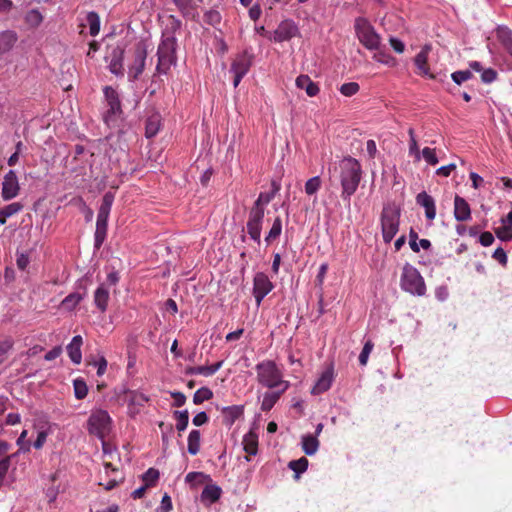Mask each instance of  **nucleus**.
<instances>
[{
  "label": "nucleus",
  "mask_w": 512,
  "mask_h": 512,
  "mask_svg": "<svg viewBox=\"0 0 512 512\" xmlns=\"http://www.w3.org/2000/svg\"><path fill=\"white\" fill-rule=\"evenodd\" d=\"M361 173V165L356 159L345 157L340 162L341 198L344 201L350 202L361 181Z\"/></svg>",
  "instance_id": "1"
},
{
  "label": "nucleus",
  "mask_w": 512,
  "mask_h": 512,
  "mask_svg": "<svg viewBox=\"0 0 512 512\" xmlns=\"http://www.w3.org/2000/svg\"><path fill=\"white\" fill-rule=\"evenodd\" d=\"M257 382L269 390L289 389L291 384L283 379V373L273 360H263L256 364Z\"/></svg>",
  "instance_id": "2"
},
{
  "label": "nucleus",
  "mask_w": 512,
  "mask_h": 512,
  "mask_svg": "<svg viewBox=\"0 0 512 512\" xmlns=\"http://www.w3.org/2000/svg\"><path fill=\"white\" fill-rule=\"evenodd\" d=\"M177 39L172 34H162L157 49L158 63L156 71L158 74H167L172 66L177 63L176 56Z\"/></svg>",
  "instance_id": "3"
},
{
  "label": "nucleus",
  "mask_w": 512,
  "mask_h": 512,
  "mask_svg": "<svg viewBox=\"0 0 512 512\" xmlns=\"http://www.w3.org/2000/svg\"><path fill=\"white\" fill-rule=\"evenodd\" d=\"M401 209L394 203L384 204L381 215L380 224L383 241L390 243L399 231Z\"/></svg>",
  "instance_id": "4"
},
{
  "label": "nucleus",
  "mask_w": 512,
  "mask_h": 512,
  "mask_svg": "<svg viewBox=\"0 0 512 512\" xmlns=\"http://www.w3.org/2000/svg\"><path fill=\"white\" fill-rule=\"evenodd\" d=\"M400 286L402 290L414 296H424L426 293V285L423 277L418 269L409 263L403 266Z\"/></svg>",
  "instance_id": "5"
},
{
  "label": "nucleus",
  "mask_w": 512,
  "mask_h": 512,
  "mask_svg": "<svg viewBox=\"0 0 512 512\" xmlns=\"http://www.w3.org/2000/svg\"><path fill=\"white\" fill-rule=\"evenodd\" d=\"M354 28L357 39L366 49L371 51L380 49L381 36L367 19L363 17L356 18Z\"/></svg>",
  "instance_id": "6"
},
{
  "label": "nucleus",
  "mask_w": 512,
  "mask_h": 512,
  "mask_svg": "<svg viewBox=\"0 0 512 512\" xmlns=\"http://www.w3.org/2000/svg\"><path fill=\"white\" fill-rule=\"evenodd\" d=\"M111 417L106 410H93L87 421V430L91 435L103 439L110 431Z\"/></svg>",
  "instance_id": "7"
},
{
  "label": "nucleus",
  "mask_w": 512,
  "mask_h": 512,
  "mask_svg": "<svg viewBox=\"0 0 512 512\" xmlns=\"http://www.w3.org/2000/svg\"><path fill=\"white\" fill-rule=\"evenodd\" d=\"M253 58V54L248 50H245L242 53H239L233 60L230 67V73L234 75L233 86L235 88L240 84L243 77L249 72L253 64Z\"/></svg>",
  "instance_id": "8"
},
{
  "label": "nucleus",
  "mask_w": 512,
  "mask_h": 512,
  "mask_svg": "<svg viewBox=\"0 0 512 512\" xmlns=\"http://www.w3.org/2000/svg\"><path fill=\"white\" fill-rule=\"evenodd\" d=\"M104 96L108 106L104 114V121L108 126H112L122 113L121 101L118 92L110 86L104 88Z\"/></svg>",
  "instance_id": "9"
},
{
  "label": "nucleus",
  "mask_w": 512,
  "mask_h": 512,
  "mask_svg": "<svg viewBox=\"0 0 512 512\" xmlns=\"http://www.w3.org/2000/svg\"><path fill=\"white\" fill-rule=\"evenodd\" d=\"M264 215L265 213L263 210L257 208H251L249 211V217L246 225L247 233L257 244H260L261 242V230Z\"/></svg>",
  "instance_id": "10"
},
{
  "label": "nucleus",
  "mask_w": 512,
  "mask_h": 512,
  "mask_svg": "<svg viewBox=\"0 0 512 512\" xmlns=\"http://www.w3.org/2000/svg\"><path fill=\"white\" fill-rule=\"evenodd\" d=\"M273 288V283L265 273L258 272L255 274L253 279V296L258 306Z\"/></svg>",
  "instance_id": "11"
},
{
  "label": "nucleus",
  "mask_w": 512,
  "mask_h": 512,
  "mask_svg": "<svg viewBox=\"0 0 512 512\" xmlns=\"http://www.w3.org/2000/svg\"><path fill=\"white\" fill-rule=\"evenodd\" d=\"M299 33L298 26L291 19H286L280 22L277 28L273 31L270 36V40L281 43L284 41H289L293 37H295Z\"/></svg>",
  "instance_id": "12"
},
{
  "label": "nucleus",
  "mask_w": 512,
  "mask_h": 512,
  "mask_svg": "<svg viewBox=\"0 0 512 512\" xmlns=\"http://www.w3.org/2000/svg\"><path fill=\"white\" fill-rule=\"evenodd\" d=\"M20 191L18 177L14 170H9L3 179L1 196L3 200L9 201L18 196Z\"/></svg>",
  "instance_id": "13"
},
{
  "label": "nucleus",
  "mask_w": 512,
  "mask_h": 512,
  "mask_svg": "<svg viewBox=\"0 0 512 512\" xmlns=\"http://www.w3.org/2000/svg\"><path fill=\"white\" fill-rule=\"evenodd\" d=\"M147 57L145 45L139 44L135 49L134 61L129 67V77L133 80L137 79L144 71Z\"/></svg>",
  "instance_id": "14"
},
{
  "label": "nucleus",
  "mask_w": 512,
  "mask_h": 512,
  "mask_svg": "<svg viewBox=\"0 0 512 512\" xmlns=\"http://www.w3.org/2000/svg\"><path fill=\"white\" fill-rule=\"evenodd\" d=\"M109 62L110 72L116 76L123 75L124 49L120 46L113 47L106 57Z\"/></svg>",
  "instance_id": "15"
},
{
  "label": "nucleus",
  "mask_w": 512,
  "mask_h": 512,
  "mask_svg": "<svg viewBox=\"0 0 512 512\" xmlns=\"http://www.w3.org/2000/svg\"><path fill=\"white\" fill-rule=\"evenodd\" d=\"M334 381V368L333 365L328 366L317 379L313 386L311 393L313 395H319L330 389Z\"/></svg>",
  "instance_id": "16"
},
{
  "label": "nucleus",
  "mask_w": 512,
  "mask_h": 512,
  "mask_svg": "<svg viewBox=\"0 0 512 512\" xmlns=\"http://www.w3.org/2000/svg\"><path fill=\"white\" fill-rule=\"evenodd\" d=\"M432 47L430 44H425L420 52L415 56L414 58V64L419 70V73L428 76L429 78L433 79L434 75L430 73V69L428 67V56L431 51Z\"/></svg>",
  "instance_id": "17"
},
{
  "label": "nucleus",
  "mask_w": 512,
  "mask_h": 512,
  "mask_svg": "<svg viewBox=\"0 0 512 512\" xmlns=\"http://www.w3.org/2000/svg\"><path fill=\"white\" fill-rule=\"evenodd\" d=\"M242 445L244 451L248 454L245 456L246 461H250V456H255L258 453V434L251 429L248 431L242 439Z\"/></svg>",
  "instance_id": "18"
},
{
  "label": "nucleus",
  "mask_w": 512,
  "mask_h": 512,
  "mask_svg": "<svg viewBox=\"0 0 512 512\" xmlns=\"http://www.w3.org/2000/svg\"><path fill=\"white\" fill-rule=\"evenodd\" d=\"M454 217L457 221L464 222L471 219V209L468 202L456 195L454 199Z\"/></svg>",
  "instance_id": "19"
},
{
  "label": "nucleus",
  "mask_w": 512,
  "mask_h": 512,
  "mask_svg": "<svg viewBox=\"0 0 512 512\" xmlns=\"http://www.w3.org/2000/svg\"><path fill=\"white\" fill-rule=\"evenodd\" d=\"M416 202L425 209V216L428 220L432 221L435 219L436 206L432 196L423 191L416 196Z\"/></svg>",
  "instance_id": "20"
},
{
  "label": "nucleus",
  "mask_w": 512,
  "mask_h": 512,
  "mask_svg": "<svg viewBox=\"0 0 512 512\" xmlns=\"http://www.w3.org/2000/svg\"><path fill=\"white\" fill-rule=\"evenodd\" d=\"M162 127V116L159 112H153L145 121V137H155Z\"/></svg>",
  "instance_id": "21"
},
{
  "label": "nucleus",
  "mask_w": 512,
  "mask_h": 512,
  "mask_svg": "<svg viewBox=\"0 0 512 512\" xmlns=\"http://www.w3.org/2000/svg\"><path fill=\"white\" fill-rule=\"evenodd\" d=\"M243 413L244 406L242 405L227 406L221 409L223 423L228 427H231L235 421L243 415Z\"/></svg>",
  "instance_id": "22"
},
{
  "label": "nucleus",
  "mask_w": 512,
  "mask_h": 512,
  "mask_svg": "<svg viewBox=\"0 0 512 512\" xmlns=\"http://www.w3.org/2000/svg\"><path fill=\"white\" fill-rule=\"evenodd\" d=\"M287 390L288 389H273L266 391L261 401V410L263 412L270 411Z\"/></svg>",
  "instance_id": "23"
},
{
  "label": "nucleus",
  "mask_w": 512,
  "mask_h": 512,
  "mask_svg": "<svg viewBox=\"0 0 512 512\" xmlns=\"http://www.w3.org/2000/svg\"><path fill=\"white\" fill-rule=\"evenodd\" d=\"M82 343V337L80 335H76L72 338L71 342L66 347L68 356L74 364H80L82 361Z\"/></svg>",
  "instance_id": "24"
},
{
  "label": "nucleus",
  "mask_w": 512,
  "mask_h": 512,
  "mask_svg": "<svg viewBox=\"0 0 512 512\" xmlns=\"http://www.w3.org/2000/svg\"><path fill=\"white\" fill-rule=\"evenodd\" d=\"M110 293L105 284H100L94 292V304L100 312L107 310Z\"/></svg>",
  "instance_id": "25"
},
{
  "label": "nucleus",
  "mask_w": 512,
  "mask_h": 512,
  "mask_svg": "<svg viewBox=\"0 0 512 512\" xmlns=\"http://www.w3.org/2000/svg\"><path fill=\"white\" fill-rule=\"evenodd\" d=\"M114 195L111 192L104 194L101 205L98 210L97 220L101 222H108L110 211L113 205Z\"/></svg>",
  "instance_id": "26"
},
{
  "label": "nucleus",
  "mask_w": 512,
  "mask_h": 512,
  "mask_svg": "<svg viewBox=\"0 0 512 512\" xmlns=\"http://www.w3.org/2000/svg\"><path fill=\"white\" fill-rule=\"evenodd\" d=\"M296 86L305 90L308 96L314 97L319 93L318 85L308 75H300L296 78Z\"/></svg>",
  "instance_id": "27"
},
{
  "label": "nucleus",
  "mask_w": 512,
  "mask_h": 512,
  "mask_svg": "<svg viewBox=\"0 0 512 512\" xmlns=\"http://www.w3.org/2000/svg\"><path fill=\"white\" fill-rule=\"evenodd\" d=\"M319 445V440L312 434H305L301 437L302 450L308 456L314 455L318 451Z\"/></svg>",
  "instance_id": "28"
},
{
  "label": "nucleus",
  "mask_w": 512,
  "mask_h": 512,
  "mask_svg": "<svg viewBox=\"0 0 512 512\" xmlns=\"http://www.w3.org/2000/svg\"><path fill=\"white\" fill-rule=\"evenodd\" d=\"M223 361H219L210 366H196L188 369L187 373L190 375H202L205 377H209L214 375L221 367Z\"/></svg>",
  "instance_id": "29"
},
{
  "label": "nucleus",
  "mask_w": 512,
  "mask_h": 512,
  "mask_svg": "<svg viewBox=\"0 0 512 512\" xmlns=\"http://www.w3.org/2000/svg\"><path fill=\"white\" fill-rule=\"evenodd\" d=\"M496 35L509 55L512 56V30L505 26H499Z\"/></svg>",
  "instance_id": "30"
},
{
  "label": "nucleus",
  "mask_w": 512,
  "mask_h": 512,
  "mask_svg": "<svg viewBox=\"0 0 512 512\" xmlns=\"http://www.w3.org/2000/svg\"><path fill=\"white\" fill-rule=\"evenodd\" d=\"M17 41L15 32L7 30L0 33V54L6 53L12 49Z\"/></svg>",
  "instance_id": "31"
},
{
  "label": "nucleus",
  "mask_w": 512,
  "mask_h": 512,
  "mask_svg": "<svg viewBox=\"0 0 512 512\" xmlns=\"http://www.w3.org/2000/svg\"><path fill=\"white\" fill-rule=\"evenodd\" d=\"M222 490L218 485H207L201 493L203 501H209L210 503L216 502L221 496Z\"/></svg>",
  "instance_id": "32"
},
{
  "label": "nucleus",
  "mask_w": 512,
  "mask_h": 512,
  "mask_svg": "<svg viewBox=\"0 0 512 512\" xmlns=\"http://www.w3.org/2000/svg\"><path fill=\"white\" fill-rule=\"evenodd\" d=\"M108 222L96 221V229L94 234V246L99 249L105 241L107 235Z\"/></svg>",
  "instance_id": "33"
},
{
  "label": "nucleus",
  "mask_w": 512,
  "mask_h": 512,
  "mask_svg": "<svg viewBox=\"0 0 512 512\" xmlns=\"http://www.w3.org/2000/svg\"><path fill=\"white\" fill-rule=\"evenodd\" d=\"M201 433L199 430H192L188 435V453L196 455L200 451Z\"/></svg>",
  "instance_id": "34"
},
{
  "label": "nucleus",
  "mask_w": 512,
  "mask_h": 512,
  "mask_svg": "<svg viewBox=\"0 0 512 512\" xmlns=\"http://www.w3.org/2000/svg\"><path fill=\"white\" fill-rule=\"evenodd\" d=\"M408 135H409V155L414 158L415 162H419L421 160V154L419 146L416 140L415 132L413 128L408 129Z\"/></svg>",
  "instance_id": "35"
},
{
  "label": "nucleus",
  "mask_w": 512,
  "mask_h": 512,
  "mask_svg": "<svg viewBox=\"0 0 512 512\" xmlns=\"http://www.w3.org/2000/svg\"><path fill=\"white\" fill-rule=\"evenodd\" d=\"M86 20H87V23H88V26H89V33L91 36H97L99 34V31H100V17L99 15L94 12V11H91L87 14L86 16Z\"/></svg>",
  "instance_id": "36"
},
{
  "label": "nucleus",
  "mask_w": 512,
  "mask_h": 512,
  "mask_svg": "<svg viewBox=\"0 0 512 512\" xmlns=\"http://www.w3.org/2000/svg\"><path fill=\"white\" fill-rule=\"evenodd\" d=\"M281 232H282V220L278 216L274 219V221L272 223V227L270 228L267 236L265 237L266 243L269 245L272 241H274L281 235Z\"/></svg>",
  "instance_id": "37"
},
{
  "label": "nucleus",
  "mask_w": 512,
  "mask_h": 512,
  "mask_svg": "<svg viewBox=\"0 0 512 512\" xmlns=\"http://www.w3.org/2000/svg\"><path fill=\"white\" fill-rule=\"evenodd\" d=\"M308 464V460L305 457H301L297 460L290 461L288 467L295 472V478L298 479L300 474L307 470Z\"/></svg>",
  "instance_id": "38"
},
{
  "label": "nucleus",
  "mask_w": 512,
  "mask_h": 512,
  "mask_svg": "<svg viewBox=\"0 0 512 512\" xmlns=\"http://www.w3.org/2000/svg\"><path fill=\"white\" fill-rule=\"evenodd\" d=\"M174 418L176 419V429L179 432L186 430L189 424V412L188 410L174 411Z\"/></svg>",
  "instance_id": "39"
},
{
  "label": "nucleus",
  "mask_w": 512,
  "mask_h": 512,
  "mask_svg": "<svg viewBox=\"0 0 512 512\" xmlns=\"http://www.w3.org/2000/svg\"><path fill=\"white\" fill-rule=\"evenodd\" d=\"M84 296L80 293H70L61 302L63 308L73 310L82 300Z\"/></svg>",
  "instance_id": "40"
},
{
  "label": "nucleus",
  "mask_w": 512,
  "mask_h": 512,
  "mask_svg": "<svg viewBox=\"0 0 512 512\" xmlns=\"http://www.w3.org/2000/svg\"><path fill=\"white\" fill-rule=\"evenodd\" d=\"M74 395L78 400L84 399L88 394V387L82 378H77L73 381Z\"/></svg>",
  "instance_id": "41"
},
{
  "label": "nucleus",
  "mask_w": 512,
  "mask_h": 512,
  "mask_svg": "<svg viewBox=\"0 0 512 512\" xmlns=\"http://www.w3.org/2000/svg\"><path fill=\"white\" fill-rule=\"evenodd\" d=\"M274 197L275 195L271 191L261 192L254 202L252 208L263 210L265 213V206L268 205L274 199Z\"/></svg>",
  "instance_id": "42"
},
{
  "label": "nucleus",
  "mask_w": 512,
  "mask_h": 512,
  "mask_svg": "<svg viewBox=\"0 0 512 512\" xmlns=\"http://www.w3.org/2000/svg\"><path fill=\"white\" fill-rule=\"evenodd\" d=\"M376 53L373 55V59L379 63L385 64L390 67H394L397 64L396 59L385 51L375 50Z\"/></svg>",
  "instance_id": "43"
},
{
  "label": "nucleus",
  "mask_w": 512,
  "mask_h": 512,
  "mask_svg": "<svg viewBox=\"0 0 512 512\" xmlns=\"http://www.w3.org/2000/svg\"><path fill=\"white\" fill-rule=\"evenodd\" d=\"M213 397V392L207 387L199 388L193 395V402L196 405L208 401Z\"/></svg>",
  "instance_id": "44"
},
{
  "label": "nucleus",
  "mask_w": 512,
  "mask_h": 512,
  "mask_svg": "<svg viewBox=\"0 0 512 512\" xmlns=\"http://www.w3.org/2000/svg\"><path fill=\"white\" fill-rule=\"evenodd\" d=\"M321 187V178L314 176L308 179L305 183V193L309 196L314 195L318 192Z\"/></svg>",
  "instance_id": "45"
},
{
  "label": "nucleus",
  "mask_w": 512,
  "mask_h": 512,
  "mask_svg": "<svg viewBox=\"0 0 512 512\" xmlns=\"http://www.w3.org/2000/svg\"><path fill=\"white\" fill-rule=\"evenodd\" d=\"M473 77L471 70H458L451 74V79L457 85H461L462 83L470 80Z\"/></svg>",
  "instance_id": "46"
},
{
  "label": "nucleus",
  "mask_w": 512,
  "mask_h": 512,
  "mask_svg": "<svg viewBox=\"0 0 512 512\" xmlns=\"http://www.w3.org/2000/svg\"><path fill=\"white\" fill-rule=\"evenodd\" d=\"M172 2L184 17L191 14L193 10V0H172Z\"/></svg>",
  "instance_id": "47"
},
{
  "label": "nucleus",
  "mask_w": 512,
  "mask_h": 512,
  "mask_svg": "<svg viewBox=\"0 0 512 512\" xmlns=\"http://www.w3.org/2000/svg\"><path fill=\"white\" fill-rule=\"evenodd\" d=\"M25 20L30 26L37 27L43 21V16L39 10L31 9L26 14Z\"/></svg>",
  "instance_id": "48"
},
{
  "label": "nucleus",
  "mask_w": 512,
  "mask_h": 512,
  "mask_svg": "<svg viewBox=\"0 0 512 512\" xmlns=\"http://www.w3.org/2000/svg\"><path fill=\"white\" fill-rule=\"evenodd\" d=\"M49 434H50L49 428L41 427V429H39L37 431V437H36L35 441L33 442L32 446L37 450L41 449L44 446V444L46 443V440H47V437L49 436Z\"/></svg>",
  "instance_id": "49"
},
{
  "label": "nucleus",
  "mask_w": 512,
  "mask_h": 512,
  "mask_svg": "<svg viewBox=\"0 0 512 512\" xmlns=\"http://www.w3.org/2000/svg\"><path fill=\"white\" fill-rule=\"evenodd\" d=\"M181 26L182 22L175 16L170 15L168 17V24L162 34H172L175 36V33L180 30Z\"/></svg>",
  "instance_id": "50"
},
{
  "label": "nucleus",
  "mask_w": 512,
  "mask_h": 512,
  "mask_svg": "<svg viewBox=\"0 0 512 512\" xmlns=\"http://www.w3.org/2000/svg\"><path fill=\"white\" fill-rule=\"evenodd\" d=\"M30 264V253L27 251L16 252V265L19 270H26Z\"/></svg>",
  "instance_id": "51"
},
{
  "label": "nucleus",
  "mask_w": 512,
  "mask_h": 512,
  "mask_svg": "<svg viewBox=\"0 0 512 512\" xmlns=\"http://www.w3.org/2000/svg\"><path fill=\"white\" fill-rule=\"evenodd\" d=\"M421 158H423L429 165L432 166L437 165L439 162L435 149L429 147H425L422 150Z\"/></svg>",
  "instance_id": "52"
},
{
  "label": "nucleus",
  "mask_w": 512,
  "mask_h": 512,
  "mask_svg": "<svg viewBox=\"0 0 512 512\" xmlns=\"http://www.w3.org/2000/svg\"><path fill=\"white\" fill-rule=\"evenodd\" d=\"M159 478V471L155 468H149L143 475L142 479L147 487L153 486Z\"/></svg>",
  "instance_id": "53"
},
{
  "label": "nucleus",
  "mask_w": 512,
  "mask_h": 512,
  "mask_svg": "<svg viewBox=\"0 0 512 512\" xmlns=\"http://www.w3.org/2000/svg\"><path fill=\"white\" fill-rule=\"evenodd\" d=\"M128 394L130 404L142 406L149 401V398L145 394L138 391H128Z\"/></svg>",
  "instance_id": "54"
},
{
  "label": "nucleus",
  "mask_w": 512,
  "mask_h": 512,
  "mask_svg": "<svg viewBox=\"0 0 512 512\" xmlns=\"http://www.w3.org/2000/svg\"><path fill=\"white\" fill-rule=\"evenodd\" d=\"M359 89H360V86L358 83L348 82V83H344L341 85L340 92L344 96L351 97V96L355 95L359 91Z\"/></svg>",
  "instance_id": "55"
},
{
  "label": "nucleus",
  "mask_w": 512,
  "mask_h": 512,
  "mask_svg": "<svg viewBox=\"0 0 512 512\" xmlns=\"http://www.w3.org/2000/svg\"><path fill=\"white\" fill-rule=\"evenodd\" d=\"M12 457L13 455H9L0 460V487L4 484Z\"/></svg>",
  "instance_id": "56"
},
{
  "label": "nucleus",
  "mask_w": 512,
  "mask_h": 512,
  "mask_svg": "<svg viewBox=\"0 0 512 512\" xmlns=\"http://www.w3.org/2000/svg\"><path fill=\"white\" fill-rule=\"evenodd\" d=\"M373 346H374V344L372 343L371 340H368L364 344V346L362 348V351H361V353L359 355V363H360V365L365 366L367 364L368 358H369V355H370V353H371V351L373 349Z\"/></svg>",
  "instance_id": "57"
},
{
  "label": "nucleus",
  "mask_w": 512,
  "mask_h": 512,
  "mask_svg": "<svg viewBox=\"0 0 512 512\" xmlns=\"http://www.w3.org/2000/svg\"><path fill=\"white\" fill-rule=\"evenodd\" d=\"M22 208H23L22 204H20L18 202H14V203L6 205L4 208H1V209L3 211V215H4L5 219L7 220V218L20 212L22 210Z\"/></svg>",
  "instance_id": "58"
},
{
  "label": "nucleus",
  "mask_w": 512,
  "mask_h": 512,
  "mask_svg": "<svg viewBox=\"0 0 512 512\" xmlns=\"http://www.w3.org/2000/svg\"><path fill=\"white\" fill-rule=\"evenodd\" d=\"M497 79V71L493 68L483 69L481 72V81L485 84H491Z\"/></svg>",
  "instance_id": "59"
},
{
  "label": "nucleus",
  "mask_w": 512,
  "mask_h": 512,
  "mask_svg": "<svg viewBox=\"0 0 512 512\" xmlns=\"http://www.w3.org/2000/svg\"><path fill=\"white\" fill-rule=\"evenodd\" d=\"M172 500L168 494H164L161 499L160 505L156 508L155 512H170L172 510Z\"/></svg>",
  "instance_id": "60"
},
{
  "label": "nucleus",
  "mask_w": 512,
  "mask_h": 512,
  "mask_svg": "<svg viewBox=\"0 0 512 512\" xmlns=\"http://www.w3.org/2000/svg\"><path fill=\"white\" fill-rule=\"evenodd\" d=\"M495 232L497 237L502 241H510L512 239V227L509 225L500 227Z\"/></svg>",
  "instance_id": "61"
},
{
  "label": "nucleus",
  "mask_w": 512,
  "mask_h": 512,
  "mask_svg": "<svg viewBox=\"0 0 512 512\" xmlns=\"http://www.w3.org/2000/svg\"><path fill=\"white\" fill-rule=\"evenodd\" d=\"M27 434H28L27 430H23L17 439V445L20 446V451H22V452L30 451L31 443L29 441L25 440L27 437Z\"/></svg>",
  "instance_id": "62"
},
{
  "label": "nucleus",
  "mask_w": 512,
  "mask_h": 512,
  "mask_svg": "<svg viewBox=\"0 0 512 512\" xmlns=\"http://www.w3.org/2000/svg\"><path fill=\"white\" fill-rule=\"evenodd\" d=\"M93 365L97 368V376L101 377L105 374L108 363L104 356H100Z\"/></svg>",
  "instance_id": "63"
},
{
  "label": "nucleus",
  "mask_w": 512,
  "mask_h": 512,
  "mask_svg": "<svg viewBox=\"0 0 512 512\" xmlns=\"http://www.w3.org/2000/svg\"><path fill=\"white\" fill-rule=\"evenodd\" d=\"M389 43L391 45V47L393 48V50L397 53H403L404 50H405V44L403 41H401L400 39L396 38V37H393L391 36L389 38Z\"/></svg>",
  "instance_id": "64"
}]
</instances>
